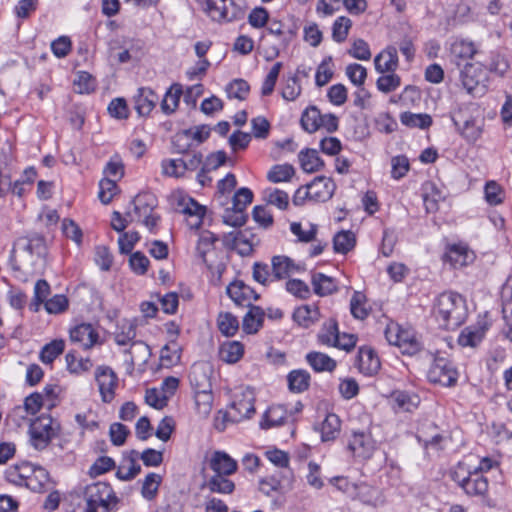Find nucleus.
Wrapping results in <instances>:
<instances>
[{
	"instance_id": "1",
	"label": "nucleus",
	"mask_w": 512,
	"mask_h": 512,
	"mask_svg": "<svg viewBox=\"0 0 512 512\" xmlns=\"http://www.w3.org/2000/svg\"><path fill=\"white\" fill-rule=\"evenodd\" d=\"M433 312L441 327L455 329L466 320L468 309L464 297L450 291L436 298Z\"/></svg>"
},
{
	"instance_id": "2",
	"label": "nucleus",
	"mask_w": 512,
	"mask_h": 512,
	"mask_svg": "<svg viewBox=\"0 0 512 512\" xmlns=\"http://www.w3.org/2000/svg\"><path fill=\"white\" fill-rule=\"evenodd\" d=\"M46 255V241L36 234L29 237L18 251H12L11 265L14 270L35 271L45 265Z\"/></svg>"
},
{
	"instance_id": "3",
	"label": "nucleus",
	"mask_w": 512,
	"mask_h": 512,
	"mask_svg": "<svg viewBox=\"0 0 512 512\" xmlns=\"http://www.w3.org/2000/svg\"><path fill=\"white\" fill-rule=\"evenodd\" d=\"M451 119L456 131L467 143L473 144L482 137L485 119L477 105L469 104L454 109Z\"/></svg>"
},
{
	"instance_id": "4",
	"label": "nucleus",
	"mask_w": 512,
	"mask_h": 512,
	"mask_svg": "<svg viewBox=\"0 0 512 512\" xmlns=\"http://www.w3.org/2000/svg\"><path fill=\"white\" fill-rule=\"evenodd\" d=\"M255 394L250 387H241L233 395L224 418L232 423L250 419L255 414Z\"/></svg>"
},
{
	"instance_id": "5",
	"label": "nucleus",
	"mask_w": 512,
	"mask_h": 512,
	"mask_svg": "<svg viewBox=\"0 0 512 512\" xmlns=\"http://www.w3.org/2000/svg\"><path fill=\"white\" fill-rule=\"evenodd\" d=\"M84 512H108L111 502L116 500L111 486L105 482L87 485L83 492Z\"/></svg>"
},
{
	"instance_id": "6",
	"label": "nucleus",
	"mask_w": 512,
	"mask_h": 512,
	"mask_svg": "<svg viewBox=\"0 0 512 512\" xmlns=\"http://www.w3.org/2000/svg\"><path fill=\"white\" fill-rule=\"evenodd\" d=\"M156 198L150 193L138 194L133 200V210L127 211V217L130 222L144 224L152 231L159 220V216L154 213Z\"/></svg>"
},
{
	"instance_id": "7",
	"label": "nucleus",
	"mask_w": 512,
	"mask_h": 512,
	"mask_svg": "<svg viewBox=\"0 0 512 512\" xmlns=\"http://www.w3.org/2000/svg\"><path fill=\"white\" fill-rule=\"evenodd\" d=\"M460 78L463 88L473 97H480L486 93L488 74L480 62L465 64L461 70Z\"/></svg>"
},
{
	"instance_id": "8",
	"label": "nucleus",
	"mask_w": 512,
	"mask_h": 512,
	"mask_svg": "<svg viewBox=\"0 0 512 512\" xmlns=\"http://www.w3.org/2000/svg\"><path fill=\"white\" fill-rule=\"evenodd\" d=\"M385 337L391 345L399 347L404 354L413 355L421 348L415 332L398 324H389L385 330Z\"/></svg>"
},
{
	"instance_id": "9",
	"label": "nucleus",
	"mask_w": 512,
	"mask_h": 512,
	"mask_svg": "<svg viewBox=\"0 0 512 512\" xmlns=\"http://www.w3.org/2000/svg\"><path fill=\"white\" fill-rule=\"evenodd\" d=\"M172 198L175 201L179 212L186 217L185 220L187 226L190 229L198 230L202 225L206 208L180 191L175 192L172 195Z\"/></svg>"
},
{
	"instance_id": "10",
	"label": "nucleus",
	"mask_w": 512,
	"mask_h": 512,
	"mask_svg": "<svg viewBox=\"0 0 512 512\" xmlns=\"http://www.w3.org/2000/svg\"><path fill=\"white\" fill-rule=\"evenodd\" d=\"M58 426L50 416L42 415L30 424V440L37 450H42L56 435Z\"/></svg>"
},
{
	"instance_id": "11",
	"label": "nucleus",
	"mask_w": 512,
	"mask_h": 512,
	"mask_svg": "<svg viewBox=\"0 0 512 512\" xmlns=\"http://www.w3.org/2000/svg\"><path fill=\"white\" fill-rule=\"evenodd\" d=\"M427 377L432 383L451 387L457 382L458 372L448 359L436 357L428 370Z\"/></svg>"
},
{
	"instance_id": "12",
	"label": "nucleus",
	"mask_w": 512,
	"mask_h": 512,
	"mask_svg": "<svg viewBox=\"0 0 512 512\" xmlns=\"http://www.w3.org/2000/svg\"><path fill=\"white\" fill-rule=\"evenodd\" d=\"M476 255L465 243H455L447 246L444 261L453 268L458 269L468 266L474 262Z\"/></svg>"
},
{
	"instance_id": "13",
	"label": "nucleus",
	"mask_w": 512,
	"mask_h": 512,
	"mask_svg": "<svg viewBox=\"0 0 512 512\" xmlns=\"http://www.w3.org/2000/svg\"><path fill=\"white\" fill-rule=\"evenodd\" d=\"M95 378L98 384L101 398L109 403L114 399L118 378L115 372L108 366H100L96 369Z\"/></svg>"
},
{
	"instance_id": "14",
	"label": "nucleus",
	"mask_w": 512,
	"mask_h": 512,
	"mask_svg": "<svg viewBox=\"0 0 512 512\" xmlns=\"http://www.w3.org/2000/svg\"><path fill=\"white\" fill-rule=\"evenodd\" d=\"M348 449L355 458L366 460L375 451V441L369 433L353 432L348 441Z\"/></svg>"
},
{
	"instance_id": "15",
	"label": "nucleus",
	"mask_w": 512,
	"mask_h": 512,
	"mask_svg": "<svg viewBox=\"0 0 512 512\" xmlns=\"http://www.w3.org/2000/svg\"><path fill=\"white\" fill-rule=\"evenodd\" d=\"M489 326V322L485 319L478 321L474 325L467 326L461 331L458 337V344L462 347L471 348L478 346L484 339Z\"/></svg>"
},
{
	"instance_id": "16",
	"label": "nucleus",
	"mask_w": 512,
	"mask_h": 512,
	"mask_svg": "<svg viewBox=\"0 0 512 512\" xmlns=\"http://www.w3.org/2000/svg\"><path fill=\"white\" fill-rule=\"evenodd\" d=\"M70 340L83 349H91L99 343V333L92 324L82 323L70 330Z\"/></svg>"
},
{
	"instance_id": "17",
	"label": "nucleus",
	"mask_w": 512,
	"mask_h": 512,
	"mask_svg": "<svg viewBox=\"0 0 512 512\" xmlns=\"http://www.w3.org/2000/svg\"><path fill=\"white\" fill-rule=\"evenodd\" d=\"M310 198L314 202H325L332 198L336 185L334 181L325 176L315 177L309 184Z\"/></svg>"
},
{
	"instance_id": "18",
	"label": "nucleus",
	"mask_w": 512,
	"mask_h": 512,
	"mask_svg": "<svg viewBox=\"0 0 512 512\" xmlns=\"http://www.w3.org/2000/svg\"><path fill=\"white\" fill-rule=\"evenodd\" d=\"M353 499L360 501L364 505L374 508L383 506L386 501L382 490L365 482L358 483L357 490Z\"/></svg>"
},
{
	"instance_id": "19",
	"label": "nucleus",
	"mask_w": 512,
	"mask_h": 512,
	"mask_svg": "<svg viewBox=\"0 0 512 512\" xmlns=\"http://www.w3.org/2000/svg\"><path fill=\"white\" fill-rule=\"evenodd\" d=\"M227 294L241 306H251L253 300L258 299V294L243 281H234L227 287Z\"/></svg>"
},
{
	"instance_id": "20",
	"label": "nucleus",
	"mask_w": 512,
	"mask_h": 512,
	"mask_svg": "<svg viewBox=\"0 0 512 512\" xmlns=\"http://www.w3.org/2000/svg\"><path fill=\"white\" fill-rule=\"evenodd\" d=\"M157 102L158 96L150 88H139L134 96V107L140 116H148Z\"/></svg>"
},
{
	"instance_id": "21",
	"label": "nucleus",
	"mask_w": 512,
	"mask_h": 512,
	"mask_svg": "<svg viewBox=\"0 0 512 512\" xmlns=\"http://www.w3.org/2000/svg\"><path fill=\"white\" fill-rule=\"evenodd\" d=\"M139 452L132 450L124 455L118 469L116 476L120 480L128 481L137 476L141 471V466L138 464Z\"/></svg>"
},
{
	"instance_id": "22",
	"label": "nucleus",
	"mask_w": 512,
	"mask_h": 512,
	"mask_svg": "<svg viewBox=\"0 0 512 512\" xmlns=\"http://www.w3.org/2000/svg\"><path fill=\"white\" fill-rule=\"evenodd\" d=\"M374 65L378 73L384 74L388 72H395L398 68L397 49L393 46H389L381 51L375 57Z\"/></svg>"
},
{
	"instance_id": "23",
	"label": "nucleus",
	"mask_w": 512,
	"mask_h": 512,
	"mask_svg": "<svg viewBox=\"0 0 512 512\" xmlns=\"http://www.w3.org/2000/svg\"><path fill=\"white\" fill-rule=\"evenodd\" d=\"M389 398L393 409L397 412H411L420 402L418 395L401 390L393 391Z\"/></svg>"
},
{
	"instance_id": "24",
	"label": "nucleus",
	"mask_w": 512,
	"mask_h": 512,
	"mask_svg": "<svg viewBox=\"0 0 512 512\" xmlns=\"http://www.w3.org/2000/svg\"><path fill=\"white\" fill-rule=\"evenodd\" d=\"M358 368L365 375H374L380 369V360L373 349L362 347L358 352Z\"/></svg>"
},
{
	"instance_id": "25",
	"label": "nucleus",
	"mask_w": 512,
	"mask_h": 512,
	"mask_svg": "<svg viewBox=\"0 0 512 512\" xmlns=\"http://www.w3.org/2000/svg\"><path fill=\"white\" fill-rule=\"evenodd\" d=\"M271 266L275 280L288 278L300 270V267L292 259L284 255L274 256L271 260Z\"/></svg>"
},
{
	"instance_id": "26",
	"label": "nucleus",
	"mask_w": 512,
	"mask_h": 512,
	"mask_svg": "<svg viewBox=\"0 0 512 512\" xmlns=\"http://www.w3.org/2000/svg\"><path fill=\"white\" fill-rule=\"evenodd\" d=\"M210 467L216 474L231 475L237 470V462L226 452L216 451L210 460Z\"/></svg>"
},
{
	"instance_id": "27",
	"label": "nucleus",
	"mask_w": 512,
	"mask_h": 512,
	"mask_svg": "<svg viewBox=\"0 0 512 512\" xmlns=\"http://www.w3.org/2000/svg\"><path fill=\"white\" fill-rule=\"evenodd\" d=\"M45 404V399L43 395L39 393H33L26 397L23 406L15 407L12 411L11 417H18L19 419L24 420L26 418V414L35 415L41 407Z\"/></svg>"
},
{
	"instance_id": "28",
	"label": "nucleus",
	"mask_w": 512,
	"mask_h": 512,
	"mask_svg": "<svg viewBox=\"0 0 512 512\" xmlns=\"http://www.w3.org/2000/svg\"><path fill=\"white\" fill-rule=\"evenodd\" d=\"M32 472H35L32 468V466L28 463H22L20 465H15L11 467L7 471V479L16 484V485H25L30 486L29 480H30V474ZM36 472H38L40 475H45L46 472L44 469H38Z\"/></svg>"
},
{
	"instance_id": "29",
	"label": "nucleus",
	"mask_w": 512,
	"mask_h": 512,
	"mask_svg": "<svg viewBox=\"0 0 512 512\" xmlns=\"http://www.w3.org/2000/svg\"><path fill=\"white\" fill-rule=\"evenodd\" d=\"M219 358L227 363H237L244 355V345L239 341H225L219 347Z\"/></svg>"
},
{
	"instance_id": "30",
	"label": "nucleus",
	"mask_w": 512,
	"mask_h": 512,
	"mask_svg": "<svg viewBox=\"0 0 512 512\" xmlns=\"http://www.w3.org/2000/svg\"><path fill=\"white\" fill-rule=\"evenodd\" d=\"M183 95L182 85L179 83L172 84L166 91L162 101L161 110L164 114L170 115L174 113L180 103L181 96Z\"/></svg>"
},
{
	"instance_id": "31",
	"label": "nucleus",
	"mask_w": 512,
	"mask_h": 512,
	"mask_svg": "<svg viewBox=\"0 0 512 512\" xmlns=\"http://www.w3.org/2000/svg\"><path fill=\"white\" fill-rule=\"evenodd\" d=\"M287 419V411L282 405L269 407L262 416L260 427L269 429L282 425Z\"/></svg>"
},
{
	"instance_id": "32",
	"label": "nucleus",
	"mask_w": 512,
	"mask_h": 512,
	"mask_svg": "<svg viewBox=\"0 0 512 512\" xmlns=\"http://www.w3.org/2000/svg\"><path fill=\"white\" fill-rule=\"evenodd\" d=\"M488 480L482 474L473 470V473L466 480V482L462 485V489L466 494L472 496H483L488 491Z\"/></svg>"
},
{
	"instance_id": "33",
	"label": "nucleus",
	"mask_w": 512,
	"mask_h": 512,
	"mask_svg": "<svg viewBox=\"0 0 512 512\" xmlns=\"http://www.w3.org/2000/svg\"><path fill=\"white\" fill-rule=\"evenodd\" d=\"M136 325L132 320L122 319L118 322L114 332V340L118 345L124 346L134 342Z\"/></svg>"
},
{
	"instance_id": "34",
	"label": "nucleus",
	"mask_w": 512,
	"mask_h": 512,
	"mask_svg": "<svg viewBox=\"0 0 512 512\" xmlns=\"http://www.w3.org/2000/svg\"><path fill=\"white\" fill-rule=\"evenodd\" d=\"M320 312L317 307L303 305L295 309L293 313L294 321L304 327L308 328L319 320Z\"/></svg>"
},
{
	"instance_id": "35",
	"label": "nucleus",
	"mask_w": 512,
	"mask_h": 512,
	"mask_svg": "<svg viewBox=\"0 0 512 512\" xmlns=\"http://www.w3.org/2000/svg\"><path fill=\"white\" fill-rule=\"evenodd\" d=\"M445 197V194L434 183H427L423 195L426 212H436L439 209V203L444 201Z\"/></svg>"
},
{
	"instance_id": "36",
	"label": "nucleus",
	"mask_w": 512,
	"mask_h": 512,
	"mask_svg": "<svg viewBox=\"0 0 512 512\" xmlns=\"http://www.w3.org/2000/svg\"><path fill=\"white\" fill-rule=\"evenodd\" d=\"M217 240V237L210 231H201L199 233L196 252L203 263L208 264V255L214 252V245Z\"/></svg>"
},
{
	"instance_id": "37",
	"label": "nucleus",
	"mask_w": 512,
	"mask_h": 512,
	"mask_svg": "<svg viewBox=\"0 0 512 512\" xmlns=\"http://www.w3.org/2000/svg\"><path fill=\"white\" fill-rule=\"evenodd\" d=\"M127 352L130 356L129 360H126L129 373H132L136 362L145 363L150 356L149 346L142 341L132 342Z\"/></svg>"
},
{
	"instance_id": "38",
	"label": "nucleus",
	"mask_w": 512,
	"mask_h": 512,
	"mask_svg": "<svg viewBox=\"0 0 512 512\" xmlns=\"http://www.w3.org/2000/svg\"><path fill=\"white\" fill-rule=\"evenodd\" d=\"M311 282L315 294L319 296H327L337 291L335 280L323 273H314Z\"/></svg>"
},
{
	"instance_id": "39",
	"label": "nucleus",
	"mask_w": 512,
	"mask_h": 512,
	"mask_svg": "<svg viewBox=\"0 0 512 512\" xmlns=\"http://www.w3.org/2000/svg\"><path fill=\"white\" fill-rule=\"evenodd\" d=\"M288 388L293 393H302L310 385V374L306 370H293L287 375Z\"/></svg>"
},
{
	"instance_id": "40",
	"label": "nucleus",
	"mask_w": 512,
	"mask_h": 512,
	"mask_svg": "<svg viewBox=\"0 0 512 512\" xmlns=\"http://www.w3.org/2000/svg\"><path fill=\"white\" fill-rule=\"evenodd\" d=\"M301 168L307 173H313L320 170L324 163L314 149L301 150L299 155Z\"/></svg>"
},
{
	"instance_id": "41",
	"label": "nucleus",
	"mask_w": 512,
	"mask_h": 512,
	"mask_svg": "<svg viewBox=\"0 0 512 512\" xmlns=\"http://www.w3.org/2000/svg\"><path fill=\"white\" fill-rule=\"evenodd\" d=\"M309 365L317 372H332L336 368V361L321 352H310L306 355Z\"/></svg>"
},
{
	"instance_id": "42",
	"label": "nucleus",
	"mask_w": 512,
	"mask_h": 512,
	"mask_svg": "<svg viewBox=\"0 0 512 512\" xmlns=\"http://www.w3.org/2000/svg\"><path fill=\"white\" fill-rule=\"evenodd\" d=\"M400 122L409 128L427 129L432 125V117L427 113L403 112Z\"/></svg>"
},
{
	"instance_id": "43",
	"label": "nucleus",
	"mask_w": 512,
	"mask_h": 512,
	"mask_svg": "<svg viewBox=\"0 0 512 512\" xmlns=\"http://www.w3.org/2000/svg\"><path fill=\"white\" fill-rule=\"evenodd\" d=\"M264 311L258 306H251L243 318L242 327L247 334L256 333L262 326Z\"/></svg>"
},
{
	"instance_id": "44",
	"label": "nucleus",
	"mask_w": 512,
	"mask_h": 512,
	"mask_svg": "<svg viewBox=\"0 0 512 512\" xmlns=\"http://www.w3.org/2000/svg\"><path fill=\"white\" fill-rule=\"evenodd\" d=\"M340 427L341 421L339 417L333 413L327 414L321 424L320 432L322 441L334 440L340 432Z\"/></svg>"
},
{
	"instance_id": "45",
	"label": "nucleus",
	"mask_w": 512,
	"mask_h": 512,
	"mask_svg": "<svg viewBox=\"0 0 512 512\" xmlns=\"http://www.w3.org/2000/svg\"><path fill=\"white\" fill-rule=\"evenodd\" d=\"M263 199L268 205L275 206L279 210H285L289 205V195L277 188H266L263 191Z\"/></svg>"
},
{
	"instance_id": "46",
	"label": "nucleus",
	"mask_w": 512,
	"mask_h": 512,
	"mask_svg": "<svg viewBox=\"0 0 512 512\" xmlns=\"http://www.w3.org/2000/svg\"><path fill=\"white\" fill-rule=\"evenodd\" d=\"M321 112L316 106L308 107L302 114L301 125L308 133H314L321 129Z\"/></svg>"
},
{
	"instance_id": "47",
	"label": "nucleus",
	"mask_w": 512,
	"mask_h": 512,
	"mask_svg": "<svg viewBox=\"0 0 512 512\" xmlns=\"http://www.w3.org/2000/svg\"><path fill=\"white\" fill-rule=\"evenodd\" d=\"M295 174V169L290 164H277L271 167L267 173V179L272 183L289 182Z\"/></svg>"
},
{
	"instance_id": "48",
	"label": "nucleus",
	"mask_w": 512,
	"mask_h": 512,
	"mask_svg": "<svg viewBox=\"0 0 512 512\" xmlns=\"http://www.w3.org/2000/svg\"><path fill=\"white\" fill-rule=\"evenodd\" d=\"M195 406L197 413L206 418L209 416L213 406V394L209 389L197 390L195 392Z\"/></svg>"
},
{
	"instance_id": "49",
	"label": "nucleus",
	"mask_w": 512,
	"mask_h": 512,
	"mask_svg": "<svg viewBox=\"0 0 512 512\" xmlns=\"http://www.w3.org/2000/svg\"><path fill=\"white\" fill-rule=\"evenodd\" d=\"M334 65L332 56L325 57L318 65L315 75L316 85L319 87L325 86L334 75Z\"/></svg>"
},
{
	"instance_id": "50",
	"label": "nucleus",
	"mask_w": 512,
	"mask_h": 512,
	"mask_svg": "<svg viewBox=\"0 0 512 512\" xmlns=\"http://www.w3.org/2000/svg\"><path fill=\"white\" fill-rule=\"evenodd\" d=\"M217 325L225 336H233L239 329L238 319L230 312H221L217 318Z\"/></svg>"
},
{
	"instance_id": "51",
	"label": "nucleus",
	"mask_w": 512,
	"mask_h": 512,
	"mask_svg": "<svg viewBox=\"0 0 512 512\" xmlns=\"http://www.w3.org/2000/svg\"><path fill=\"white\" fill-rule=\"evenodd\" d=\"M160 359L167 366L178 364L181 359V346L174 340L170 341L161 349Z\"/></svg>"
},
{
	"instance_id": "52",
	"label": "nucleus",
	"mask_w": 512,
	"mask_h": 512,
	"mask_svg": "<svg viewBox=\"0 0 512 512\" xmlns=\"http://www.w3.org/2000/svg\"><path fill=\"white\" fill-rule=\"evenodd\" d=\"M450 52L455 59L466 60L473 57L476 48L472 42L456 40L451 44Z\"/></svg>"
},
{
	"instance_id": "53",
	"label": "nucleus",
	"mask_w": 512,
	"mask_h": 512,
	"mask_svg": "<svg viewBox=\"0 0 512 512\" xmlns=\"http://www.w3.org/2000/svg\"><path fill=\"white\" fill-rule=\"evenodd\" d=\"M66 366L69 372L81 374L89 371L93 364L89 358H77L74 352H68L65 356Z\"/></svg>"
},
{
	"instance_id": "54",
	"label": "nucleus",
	"mask_w": 512,
	"mask_h": 512,
	"mask_svg": "<svg viewBox=\"0 0 512 512\" xmlns=\"http://www.w3.org/2000/svg\"><path fill=\"white\" fill-rule=\"evenodd\" d=\"M64 341L53 340L46 344L40 352V360L45 364H51L64 351Z\"/></svg>"
},
{
	"instance_id": "55",
	"label": "nucleus",
	"mask_w": 512,
	"mask_h": 512,
	"mask_svg": "<svg viewBox=\"0 0 512 512\" xmlns=\"http://www.w3.org/2000/svg\"><path fill=\"white\" fill-rule=\"evenodd\" d=\"M226 475L216 474L213 475L208 483L207 487L211 492L230 494L233 492L235 485L234 483L225 477Z\"/></svg>"
},
{
	"instance_id": "56",
	"label": "nucleus",
	"mask_w": 512,
	"mask_h": 512,
	"mask_svg": "<svg viewBox=\"0 0 512 512\" xmlns=\"http://www.w3.org/2000/svg\"><path fill=\"white\" fill-rule=\"evenodd\" d=\"M290 230L293 235H295L300 242L309 243L315 240L317 235V226L309 223L306 228H304L301 223L293 222L290 224Z\"/></svg>"
},
{
	"instance_id": "57",
	"label": "nucleus",
	"mask_w": 512,
	"mask_h": 512,
	"mask_svg": "<svg viewBox=\"0 0 512 512\" xmlns=\"http://www.w3.org/2000/svg\"><path fill=\"white\" fill-rule=\"evenodd\" d=\"M355 241V235L351 231H341L334 236V250L346 254L354 247Z\"/></svg>"
},
{
	"instance_id": "58",
	"label": "nucleus",
	"mask_w": 512,
	"mask_h": 512,
	"mask_svg": "<svg viewBox=\"0 0 512 512\" xmlns=\"http://www.w3.org/2000/svg\"><path fill=\"white\" fill-rule=\"evenodd\" d=\"M161 482L162 477L159 474L149 473L146 475L142 483V496L147 500H152L156 496Z\"/></svg>"
},
{
	"instance_id": "59",
	"label": "nucleus",
	"mask_w": 512,
	"mask_h": 512,
	"mask_svg": "<svg viewBox=\"0 0 512 512\" xmlns=\"http://www.w3.org/2000/svg\"><path fill=\"white\" fill-rule=\"evenodd\" d=\"M96 88L95 79L85 71H79L74 80V90L79 94H89Z\"/></svg>"
},
{
	"instance_id": "60",
	"label": "nucleus",
	"mask_w": 512,
	"mask_h": 512,
	"mask_svg": "<svg viewBox=\"0 0 512 512\" xmlns=\"http://www.w3.org/2000/svg\"><path fill=\"white\" fill-rule=\"evenodd\" d=\"M350 310L356 319L363 320L368 316L369 309L366 306V296L363 293L354 292L350 301Z\"/></svg>"
},
{
	"instance_id": "61",
	"label": "nucleus",
	"mask_w": 512,
	"mask_h": 512,
	"mask_svg": "<svg viewBox=\"0 0 512 512\" xmlns=\"http://www.w3.org/2000/svg\"><path fill=\"white\" fill-rule=\"evenodd\" d=\"M473 473V464L470 463V459H465L459 462L451 471L450 475L453 481L458 483L460 487L466 482V480Z\"/></svg>"
},
{
	"instance_id": "62",
	"label": "nucleus",
	"mask_w": 512,
	"mask_h": 512,
	"mask_svg": "<svg viewBox=\"0 0 512 512\" xmlns=\"http://www.w3.org/2000/svg\"><path fill=\"white\" fill-rule=\"evenodd\" d=\"M502 313L506 325L512 320V280H508L501 290Z\"/></svg>"
},
{
	"instance_id": "63",
	"label": "nucleus",
	"mask_w": 512,
	"mask_h": 512,
	"mask_svg": "<svg viewBox=\"0 0 512 512\" xmlns=\"http://www.w3.org/2000/svg\"><path fill=\"white\" fill-rule=\"evenodd\" d=\"M339 331L335 321L330 320L323 325L322 330L318 334V340L326 346H333L337 340Z\"/></svg>"
},
{
	"instance_id": "64",
	"label": "nucleus",
	"mask_w": 512,
	"mask_h": 512,
	"mask_svg": "<svg viewBox=\"0 0 512 512\" xmlns=\"http://www.w3.org/2000/svg\"><path fill=\"white\" fill-rule=\"evenodd\" d=\"M172 146L175 152L184 154L192 148H195L192 143L191 136L186 129L177 132L172 138Z\"/></svg>"
}]
</instances>
